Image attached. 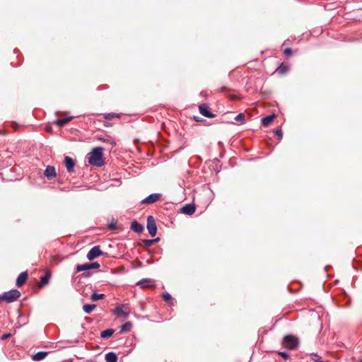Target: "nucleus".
<instances>
[{
    "label": "nucleus",
    "instance_id": "31",
    "mask_svg": "<svg viewBox=\"0 0 362 362\" xmlns=\"http://www.w3.org/2000/svg\"><path fill=\"white\" fill-rule=\"evenodd\" d=\"M156 240H144V243H145V245L146 246H150L153 244V243L154 241H156Z\"/></svg>",
    "mask_w": 362,
    "mask_h": 362
},
{
    "label": "nucleus",
    "instance_id": "7",
    "mask_svg": "<svg viewBox=\"0 0 362 362\" xmlns=\"http://www.w3.org/2000/svg\"><path fill=\"white\" fill-rule=\"evenodd\" d=\"M199 110L201 115L208 118H214L215 115L209 110L208 105L203 103L199 105Z\"/></svg>",
    "mask_w": 362,
    "mask_h": 362
},
{
    "label": "nucleus",
    "instance_id": "34",
    "mask_svg": "<svg viewBox=\"0 0 362 362\" xmlns=\"http://www.w3.org/2000/svg\"><path fill=\"white\" fill-rule=\"evenodd\" d=\"M83 275H84L85 276H86V277H87V276H90V273L89 272H87L84 273V274H83Z\"/></svg>",
    "mask_w": 362,
    "mask_h": 362
},
{
    "label": "nucleus",
    "instance_id": "21",
    "mask_svg": "<svg viewBox=\"0 0 362 362\" xmlns=\"http://www.w3.org/2000/svg\"><path fill=\"white\" fill-rule=\"evenodd\" d=\"M95 308V305L94 304H85L83 306V310L86 313H90Z\"/></svg>",
    "mask_w": 362,
    "mask_h": 362
},
{
    "label": "nucleus",
    "instance_id": "3",
    "mask_svg": "<svg viewBox=\"0 0 362 362\" xmlns=\"http://www.w3.org/2000/svg\"><path fill=\"white\" fill-rule=\"evenodd\" d=\"M21 296V293L19 291L16 289H12L9 291H6L3 293V295H0V302L1 300H5L7 303H12L16 300Z\"/></svg>",
    "mask_w": 362,
    "mask_h": 362
},
{
    "label": "nucleus",
    "instance_id": "29",
    "mask_svg": "<svg viewBox=\"0 0 362 362\" xmlns=\"http://www.w3.org/2000/svg\"><path fill=\"white\" fill-rule=\"evenodd\" d=\"M162 297L165 301H169L171 300V296L168 293H163Z\"/></svg>",
    "mask_w": 362,
    "mask_h": 362
},
{
    "label": "nucleus",
    "instance_id": "22",
    "mask_svg": "<svg viewBox=\"0 0 362 362\" xmlns=\"http://www.w3.org/2000/svg\"><path fill=\"white\" fill-rule=\"evenodd\" d=\"M90 270L89 269V265L88 264H78L76 266V272H87Z\"/></svg>",
    "mask_w": 362,
    "mask_h": 362
},
{
    "label": "nucleus",
    "instance_id": "19",
    "mask_svg": "<svg viewBox=\"0 0 362 362\" xmlns=\"http://www.w3.org/2000/svg\"><path fill=\"white\" fill-rule=\"evenodd\" d=\"M72 119V117H66L64 119H58L56 120V123L59 127H63L66 124H67L69 122H70Z\"/></svg>",
    "mask_w": 362,
    "mask_h": 362
},
{
    "label": "nucleus",
    "instance_id": "33",
    "mask_svg": "<svg viewBox=\"0 0 362 362\" xmlns=\"http://www.w3.org/2000/svg\"><path fill=\"white\" fill-rule=\"evenodd\" d=\"M279 354L286 359L288 358V354L286 352H279Z\"/></svg>",
    "mask_w": 362,
    "mask_h": 362
},
{
    "label": "nucleus",
    "instance_id": "35",
    "mask_svg": "<svg viewBox=\"0 0 362 362\" xmlns=\"http://www.w3.org/2000/svg\"><path fill=\"white\" fill-rule=\"evenodd\" d=\"M100 141H103V142H109L110 141L108 139H99Z\"/></svg>",
    "mask_w": 362,
    "mask_h": 362
},
{
    "label": "nucleus",
    "instance_id": "38",
    "mask_svg": "<svg viewBox=\"0 0 362 362\" xmlns=\"http://www.w3.org/2000/svg\"><path fill=\"white\" fill-rule=\"evenodd\" d=\"M106 127L110 126V123H107V124H105Z\"/></svg>",
    "mask_w": 362,
    "mask_h": 362
},
{
    "label": "nucleus",
    "instance_id": "37",
    "mask_svg": "<svg viewBox=\"0 0 362 362\" xmlns=\"http://www.w3.org/2000/svg\"><path fill=\"white\" fill-rule=\"evenodd\" d=\"M284 69H282L280 70V72H284Z\"/></svg>",
    "mask_w": 362,
    "mask_h": 362
},
{
    "label": "nucleus",
    "instance_id": "27",
    "mask_svg": "<svg viewBox=\"0 0 362 362\" xmlns=\"http://www.w3.org/2000/svg\"><path fill=\"white\" fill-rule=\"evenodd\" d=\"M89 269H98L100 267V264L98 262H92L89 263Z\"/></svg>",
    "mask_w": 362,
    "mask_h": 362
},
{
    "label": "nucleus",
    "instance_id": "26",
    "mask_svg": "<svg viewBox=\"0 0 362 362\" xmlns=\"http://www.w3.org/2000/svg\"><path fill=\"white\" fill-rule=\"evenodd\" d=\"M104 117L106 119H111L114 117H119V115L115 113H107L104 115Z\"/></svg>",
    "mask_w": 362,
    "mask_h": 362
},
{
    "label": "nucleus",
    "instance_id": "13",
    "mask_svg": "<svg viewBox=\"0 0 362 362\" xmlns=\"http://www.w3.org/2000/svg\"><path fill=\"white\" fill-rule=\"evenodd\" d=\"M131 229L136 233H141L144 230V226L138 221H134L131 223Z\"/></svg>",
    "mask_w": 362,
    "mask_h": 362
},
{
    "label": "nucleus",
    "instance_id": "5",
    "mask_svg": "<svg viewBox=\"0 0 362 362\" xmlns=\"http://www.w3.org/2000/svg\"><path fill=\"white\" fill-rule=\"evenodd\" d=\"M161 197V194L160 193H153L151 194L148 197H146L145 199H142L141 201V204H151L155 202H156L158 200H159Z\"/></svg>",
    "mask_w": 362,
    "mask_h": 362
},
{
    "label": "nucleus",
    "instance_id": "1",
    "mask_svg": "<svg viewBox=\"0 0 362 362\" xmlns=\"http://www.w3.org/2000/svg\"><path fill=\"white\" fill-rule=\"evenodd\" d=\"M103 151L102 147L94 148L87 156L88 163L96 167L103 166L104 165Z\"/></svg>",
    "mask_w": 362,
    "mask_h": 362
},
{
    "label": "nucleus",
    "instance_id": "20",
    "mask_svg": "<svg viewBox=\"0 0 362 362\" xmlns=\"http://www.w3.org/2000/svg\"><path fill=\"white\" fill-rule=\"evenodd\" d=\"M114 332L115 331L112 329H107L101 332L100 337L102 338H107V337L112 336Z\"/></svg>",
    "mask_w": 362,
    "mask_h": 362
},
{
    "label": "nucleus",
    "instance_id": "40",
    "mask_svg": "<svg viewBox=\"0 0 362 362\" xmlns=\"http://www.w3.org/2000/svg\"><path fill=\"white\" fill-rule=\"evenodd\" d=\"M359 362H362V361H359Z\"/></svg>",
    "mask_w": 362,
    "mask_h": 362
},
{
    "label": "nucleus",
    "instance_id": "25",
    "mask_svg": "<svg viewBox=\"0 0 362 362\" xmlns=\"http://www.w3.org/2000/svg\"><path fill=\"white\" fill-rule=\"evenodd\" d=\"M105 295L103 293L98 294L96 293H92L90 296V299L93 301L103 299L104 298Z\"/></svg>",
    "mask_w": 362,
    "mask_h": 362
},
{
    "label": "nucleus",
    "instance_id": "10",
    "mask_svg": "<svg viewBox=\"0 0 362 362\" xmlns=\"http://www.w3.org/2000/svg\"><path fill=\"white\" fill-rule=\"evenodd\" d=\"M44 175L47 177L48 180H52L54 178L57 176L54 167L47 165L44 172Z\"/></svg>",
    "mask_w": 362,
    "mask_h": 362
},
{
    "label": "nucleus",
    "instance_id": "23",
    "mask_svg": "<svg viewBox=\"0 0 362 362\" xmlns=\"http://www.w3.org/2000/svg\"><path fill=\"white\" fill-rule=\"evenodd\" d=\"M124 306L123 305L117 306L115 310V314L117 316H122V315H124Z\"/></svg>",
    "mask_w": 362,
    "mask_h": 362
},
{
    "label": "nucleus",
    "instance_id": "11",
    "mask_svg": "<svg viewBox=\"0 0 362 362\" xmlns=\"http://www.w3.org/2000/svg\"><path fill=\"white\" fill-rule=\"evenodd\" d=\"M64 164H65L66 168L69 173L73 172L75 163H74V160L71 157H69V156L65 157Z\"/></svg>",
    "mask_w": 362,
    "mask_h": 362
},
{
    "label": "nucleus",
    "instance_id": "14",
    "mask_svg": "<svg viewBox=\"0 0 362 362\" xmlns=\"http://www.w3.org/2000/svg\"><path fill=\"white\" fill-rule=\"evenodd\" d=\"M48 354L47 351H39L33 355L32 359L35 361H41L44 359Z\"/></svg>",
    "mask_w": 362,
    "mask_h": 362
},
{
    "label": "nucleus",
    "instance_id": "16",
    "mask_svg": "<svg viewBox=\"0 0 362 362\" xmlns=\"http://www.w3.org/2000/svg\"><path fill=\"white\" fill-rule=\"evenodd\" d=\"M276 115L274 114L268 115L262 119V123L264 126H268L270 123H272L275 118Z\"/></svg>",
    "mask_w": 362,
    "mask_h": 362
},
{
    "label": "nucleus",
    "instance_id": "4",
    "mask_svg": "<svg viewBox=\"0 0 362 362\" xmlns=\"http://www.w3.org/2000/svg\"><path fill=\"white\" fill-rule=\"evenodd\" d=\"M147 230L150 234V235L153 238L156 235L157 233V226L155 221L154 218L152 216H148L147 217Z\"/></svg>",
    "mask_w": 362,
    "mask_h": 362
},
{
    "label": "nucleus",
    "instance_id": "28",
    "mask_svg": "<svg viewBox=\"0 0 362 362\" xmlns=\"http://www.w3.org/2000/svg\"><path fill=\"white\" fill-rule=\"evenodd\" d=\"M274 133L276 134V135L278 136L279 139H282L283 133H282V131H281V129L278 128V129H275L274 130Z\"/></svg>",
    "mask_w": 362,
    "mask_h": 362
},
{
    "label": "nucleus",
    "instance_id": "12",
    "mask_svg": "<svg viewBox=\"0 0 362 362\" xmlns=\"http://www.w3.org/2000/svg\"><path fill=\"white\" fill-rule=\"evenodd\" d=\"M28 273L23 272L21 273L16 279V284L18 287L21 286L27 280Z\"/></svg>",
    "mask_w": 362,
    "mask_h": 362
},
{
    "label": "nucleus",
    "instance_id": "9",
    "mask_svg": "<svg viewBox=\"0 0 362 362\" xmlns=\"http://www.w3.org/2000/svg\"><path fill=\"white\" fill-rule=\"evenodd\" d=\"M196 210L195 206L193 204H187L182 207L180 211L187 215H192Z\"/></svg>",
    "mask_w": 362,
    "mask_h": 362
},
{
    "label": "nucleus",
    "instance_id": "18",
    "mask_svg": "<svg viewBox=\"0 0 362 362\" xmlns=\"http://www.w3.org/2000/svg\"><path fill=\"white\" fill-rule=\"evenodd\" d=\"M245 121V115L243 113H239L235 118L233 124H244Z\"/></svg>",
    "mask_w": 362,
    "mask_h": 362
},
{
    "label": "nucleus",
    "instance_id": "30",
    "mask_svg": "<svg viewBox=\"0 0 362 362\" xmlns=\"http://www.w3.org/2000/svg\"><path fill=\"white\" fill-rule=\"evenodd\" d=\"M284 54L286 57H289L292 54V49L291 48H286L284 52Z\"/></svg>",
    "mask_w": 362,
    "mask_h": 362
},
{
    "label": "nucleus",
    "instance_id": "36",
    "mask_svg": "<svg viewBox=\"0 0 362 362\" xmlns=\"http://www.w3.org/2000/svg\"><path fill=\"white\" fill-rule=\"evenodd\" d=\"M110 144L112 145V146H115V141H111Z\"/></svg>",
    "mask_w": 362,
    "mask_h": 362
},
{
    "label": "nucleus",
    "instance_id": "32",
    "mask_svg": "<svg viewBox=\"0 0 362 362\" xmlns=\"http://www.w3.org/2000/svg\"><path fill=\"white\" fill-rule=\"evenodd\" d=\"M11 334L10 333L4 334H3V335L1 337V340H5V339H8V337H11Z\"/></svg>",
    "mask_w": 362,
    "mask_h": 362
},
{
    "label": "nucleus",
    "instance_id": "39",
    "mask_svg": "<svg viewBox=\"0 0 362 362\" xmlns=\"http://www.w3.org/2000/svg\"><path fill=\"white\" fill-rule=\"evenodd\" d=\"M106 127L110 126V123H107V124H105Z\"/></svg>",
    "mask_w": 362,
    "mask_h": 362
},
{
    "label": "nucleus",
    "instance_id": "8",
    "mask_svg": "<svg viewBox=\"0 0 362 362\" xmlns=\"http://www.w3.org/2000/svg\"><path fill=\"white\" fill-rule=\"evenodd\" d=\"M136 286L141 288H146L154 286V281L151 279H142L136 283Z\"/></svg>",
    "mask_w": 362,
    "mask_h": 362
},
{
    "label": "nucleus",
    "instance_id": "24",
    "mask_svg": "<svg viewBox=\"0 0 362 362\" xmlns=\"http://www.w3.org/2000/svg\"><path fill=\"white\" fill-rule=\"evenodd\" d=\"M132 323L130 322H127L120 327L121 332H128L132 328Z\"/></svg>",
    "mask_w": 362,
    "mask_h": 362
},
{
    "label": "nucleus",
    "instance_id": "2",
    "mask_svg": "<svg viewBox=\"0 0 362 362\" xmlns=\"http://www.w3.org/2000/svg\"><path fill=\"white\" fill-rule=\"evenodd\" d=\"M282 344L288 349H295L299 345V340L293 335H286L284 337Z\"/></svg>",
    "mask_w": 362,
    "mask_h": 362
},
{
    "label": "nucleus",
    "instance_id": "15",
    "mask_svg": "<svg viewBox=\"0 0 362 362\" xmlns=\"http://www.w3.org/2000/svg\"><path fill=\"white\" fill-rule=\"evenodd\" d=\"M105 359L107 362H117L118 358L116 354L113 352H109L105 354Z\"/></svg>",
    "mask_w": 362,
    "mask_h": 362
},
{
    "label": "nucleus",
    "instance_id": "6",
    "mask_svg": "<svg viewBox=\"0 0 362 362\" xmlns=\"http://www.w3.org/2000/svg\"><path fill=\"white\" fill-rule=\"evenodd\" d=\"M102 253L103 252L101 251L100 246H95L89 250L86 257L89 260H93L102 255Z\"/></svg>",
    "mask_w": 362,
    "mask_h": 362
},
{
    "label": "nucleus",
    "instance_id": "17",
    "mask_svg": "<svg viewBox=\"0 0 362 362\" xmlns=\"http://www.w3.org/2000/svg\"><path fill=\"white\" fill-rule=\"evenodd\" d=\"M50 278H51V274H49V273L45 274V276H43L41 278V279H40V282H39V286H40V287H43V286H45L46 284H48V282H49V281Z\"/></svg>",
    "mask_w": 362,
    "mask_h": 362
}]
</instances>
